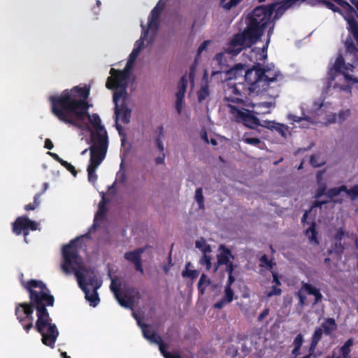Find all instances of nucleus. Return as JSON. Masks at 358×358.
Listing matches in <instances>:
<instances>
[{
    "label": "nucleus",
    "mask_w": 358,
    "mask_h": 358,
    "mask_svg": "<svg viewBox=\"0 0 358 358\" xmlns=\"http://www.w3.org/2000/svg\"><path fill=\"white\" fill-rule=\"evenodd\" d=\"M22 286L29 293V302L15 303V315L19 323L28 333L34 327V310L36 311L37 320L35 329L41 335L43 344L51 348H55L59 336V331L55 324L52 323L48 306H53L55 297L51 294L47 285L40 280H20Z\"/></svg>",
    "instance_id": "obj_1"
},
{
    "label": "nucleus",
    "mask_w": 358,
    "mask_h": 358,
    "mask_svg": "<svg viewBox=\"0 0 358 358\" xmlns=\"http://www.w3.org/2000/svg\"><path fill=\"white\" fill-rule=\"evenodd\" d=\"M90 93V88L87 85L65 90L60 94L49 97L50 109L59 120L76 127H78V121H82L87 117L96 131L93 139H99V134L106 136L108 134L99 115H90L88 112L91 106L87 101Z\"/></svg>",
    "instance_id": "obj_2"
},
{
    "label": "nucleus",
    "mask_w": 358,
    "mask_h": 358,
    "mask_svg": "<svg viewBox=\"0 0 358 358\" xmlns=\"http://www.w3.org/2000/svg\"><path fill=\"white\" fill-rule=\"evenodd\" d=\"M275 4L258 6L248 17V23L242 33L236 34L231 39L225 52L232 56L238 55L243 48H250L261 39L273 14Z\"/></svg>",
    "instance_id": "obj_3"
},
{
    "label": "nucleus",
    "mask_w": 358,
    "mask_h": 358,
    "mask_svg": "<svg viewBox=\"0 0 358 358\" xmlns=\"http://www.w3.org/2000/svg\"><path fill=\"white\" fill-rule=\"evenodd\" d=\"M76 241L77 239H73L62 248L63 262L61 268L66 274L72 273L75 274L76 271H80L85 275L87 285L92 286L93 289H98L101 286V282L99 280L93 269L87 268L83 266V259L75 247Z\"/></svg>",
    "instance_id": "obj_4"
},
{
    "label": "nucleus",
    "mask_w": 358,
    "mask_h": 358,
    "mask_svg": "<svg viewBox=\"0 0 358 358\" xmlns=\"http://www.w3.org/2000/svg\"><path fill=\"white\" fill-rule=\"evenodd\" d=\"M328 9L341 15L349 25V31L358 37V13L345 0H317Z\"/></svg>",
    "instance_id": "obj_5"
},
{
    "label": "nucleus",
    "mask_w": 358,
    "mask_h": 358,
    "mask_svg": "<svg viewBox=\"0 0 358 358\" xmlns=\"http://www.w3.org/2000/svg\"><path fill=\"white\" fill-rule=\"evenodd\" d=\"M355 66L350 63H346L341 53H339L334 64L329 69L327 80L331 83L338 75H343L348 83H358V78L350 75L349 72H353Z\"/></svg>",
    "instance_id": "obj_6"
},
{
    "label": "nucleus",
    "mask_w": 358,
    "mask_h": 358,
    "mask_svg": "<svg viewBox=\"0 0 358 358\" xmlns=\"http://www.w3.org/2000/svg\"><path fill=\"white\" fill-rule=\"evenodd\" d=\"M94 144L90 147V158L88 165L99 167L104 159L108 146V137L99 135V139H93Z\"/></svg>",
    "instance_id": "obj_7"
},
{
    "label": "nucleus",
    "mask_w": 358,
    "mask_h": 358,
    "mask_svg": "<svg viewBox=\"0 0 358 358\" xmlns=\"http://www.w3.org/2000/svg\"><path fill=\"white\" fill-rule=\"evenodd\" d=\"M127 94L124 90H117L113 93V99L115 103V122H117L119 120L123 124H129L130 122L131 110L124 103Z\"/></svg>",
    "instance_id": "obj_8"
},
{
    "label": "nucleus",
    "mask_w": 358,
    "mask_h": 358,
    "mask_svg": "<svg viewBox=\"0 0 358 358\" xmlns=\"http://www.w3.org/2000/svg\"><path fill=\"white\" fill-rule=\"evenodd\" d=\"M265 71H262V64H256L252 69H245L244 80L250 92L259 93L263 90L262 76Z\"/></svg>",
    "instance_id": "obj_9"
},
{
    "label": "nucleus",
    "mask_w": 358,
    "mask_h": 358,
    "mask_svg": "<svg viewBox=\"0 0 358 358\" xmlns=\"http://www.w3.org/2000/svg\"><path fill=\"white\" fill-rule=\"evenodd\" d=\"M228 107L230 108L231 113L235 115L237 122L243 123L251 129L262 126V124H260L259 120L255 115L253 111L245 109L243 107H241L242 109H239L238 107L231 104H229Z\"/></svg>",
    "instance_id": "obj_10"
},
{
    "label": "nucleus",
    "mask_w": 358,
    "mask_h": 358,
    "mask_svg": "<svg viewBox=\"0 0 358 358\" xmlns=\"http://www.w3.org/2000/svg\"><path fill=\"white\" fill-rule=\"evenodd\" d=\"M129 69L120 71L113 68L110 69V76L107 78L106 83V88L109 90L120 88V90H124L127 92V80L129 78Z\"/></svg>",
    "instance_id": "obj_11"
},
{
    "label": "nucleus",
    "mask_w": 358,
    "mask_h": 358,
    "mask_svg": "<svg viewBox=\"0 0 358 358\" xmlns=\"http://www.w3.org/2000/svg\"><path fill=\"white\" fill-rule=\"evenodd\" d=\"M37 229V224L36 222L30 220L27 216H20L15 219L12 224V231L17 236L22 234L24 235V241L27 242V236L29 234V230L36 231Z\"/></svg>",
    "instance_id": "obj_12"
},
{
    "label": "nucleus",
    "mask_w": 358,
    "mask_h": 358,
    "mask_svg": "<svg viewBox=\"0 0 358 358\" xmlns=\"http://www.w3.org/2000/svg\"><path fill=\"white\" fill-rule=\"evenodd\" d=\"M75 276L77 278L79 287L85 294V299L90 302V305L92 306H96L100 301L97 289H93L92 292H90V290L87 287V282L85 280V275L80 271H76L75 272Z\"/></svg>",
    "instance_id": "obj_13"
},
{
    "label": "nucleus",
    "mask_w": 358,
    "mask_h": 358,
    "mask_svg": "<svg viewBox=\"0 0 358 358\" xmlns=\"http://www.w3.org/2000/svg\"><path fill=\"white\" fill-rule=\"evenodd\" d=\"M219 253L217 255V262L214 264V271H217L220 266L227 264L233 262L234 255L231 250L225 245L222 244L218 248Z\"/></svg>",
    "instance_id": "obj_14"
},
{
    "label": "nucleus",
    "mask_w": 358,
    "mask_h": 358,
    "mask_svg": "<svg viewBox=\"0 0 358 358\" xmlns=\"http://www.w3.org/2000/svg\"><path fill=\"white\" fill-rule=\"evenodd\" d=\"M262 71H265L262 76L263 89L265 90L271 82L277 80V79L282 77L280 72L275 69L273 64H268L264 67L262 66Z\"/></svg>",
    "instance_id": "obj_15"
},
{
    "label": "nucleus",
    "mask_w": 358,
    "mask_h": 358,
    "mask_svg": "<svg viewBox=\"0 0 358 358\" xmlns=\"http://www.w3.org/2000/svg\"><path fill=\"white\" fill-rule=\"evenodd\" d=\"M230 94L225 96L224 99L227 102H231L240 105L241 107L248 106V98L244 93H242L236 85L229 88Z\"/></svg>",
    "instance_id": "obj_16"
},
{
    "label": "nucleus",
    "mask_w": 358,
    "mask_h": 358,
    "mask_svg": "<svg viewBox=\"0 0 358 358\" xmlns=\"http://www.w3.org/2000/svg\"><path fill=\"white\" fill-rule=\"evenodd\" d=\"M213 71H212V76L222 73H225V74L227 73L229 67L227 64L224 52H219L215 55L213 60Z\"/></svg>",
    "instance_id": "obj_17"
},
{
    "label": "nucleus",
    "mask_w": 358,
    "mask_h": 358,
    "mask_svg": "<svg viewBox=\"0 0 358 358\" xmlns=\"http://www.w3.org/2000/svg\"><path fill=\"white\" fill-rule=\"evenodd\" d=\"M262 127L278 133L284 138H287V134H290L289 127L287 125L275 121L264 120Z\"/></svg>",
    "instance_id": "obj_18"
},
{
    "label": "nucleus",
    "mask_w": 358,
    "mask_h": 358,
    "mask_svg": "<svg viewBox=\"0 0 358 358\" xmlns=\"http://www.w3.org/2000/svg\"><path fill=\"white\" fill-rule=\"evenodd\" d=\"M302 289H304V292L308 294L314 296L313 305H316L322 301L323 296L319 288L313 286L310 283L302 282Z\"/></svg>",
    "instance_id": "obj_19"
},
{
    "label": "nucleus",
    "mask_w": 358,
    "mask_h": 358,
    "mask_svg": "<svg viewBox=\"0 0 358 358\" xmlns=\"http://www.w3.org/2000/svg\"><path fill=\"white\" fill-rule=\"evenodd\" d=\"M271 4H275V8L273 10L275 14L273 17H271L268 24L271 22H274V23H275V22L282 16L285 12L291 8V6H288L289 4L286 3V0H282L280 2H273Z\"/></svg>",
    "instance_id": "obj_20"
},
{
    "label": "nucleus",
    "mask_w": 358,
    "mask_h": 358,
    "mask_svg": "<svg viewBox=\"0 0 358 358\" xmlns=\"http://www.w3.org/2000/svg\"><path fill=\"white\" fill-rule=\"evenodd\" d=\"M162 12V8L155 6L151 11L148 18V24L147 29L157 31L159 28V19Z\"/></svg>",
    "instance_id": "obj_21"
},
{
    "label": "nucleus",
    "mask_w": 358,
    "mask_h": 358,
    "mask_svg": "<svg viewBox=\"0 0 358 358\" xmlns=\"http://www.w3.org/2000/svg\"><path fill=\"white\" fill-rule=\"evenodd\" d=\"M320 327L326 336H330L337 329V324L333 317H327L324 320Z\"/></svg>",
    "instance_id": "obj_22"
},
{
    "label": "nucleus",
    "mask_w": 358,
    "mask_h": 358,
    "mask_svg": "<svg viewBox=\"0 0 358 358\" xmlns=\"http://www.w3.org/2000/svg\"><path fill=\"white\" fill-rule=\"evenodd\" d=\"M245 71V66L242 64H236L234 66L229 68L226 76L227 79L231 80L236 79L239 76H242Z\"/></svg>",
    "instance_id": "obj_23"
},
{
    "label": "nucleus",
    "mask_w": 358,
    "mask_h": 358,
    "mask_svg": "<svg viewBox=\"0 0 358 358\" xmlns=\"http://www.w3.org/2000/svg\"><path fill=\"white\" fill-rule=\"evenodd\" d=\"M144 252L143 248H138L134 251L127 252L124 254V258L134 264L141 259V254Z\"/></svg>",
    "instance_id": "obj_24"
},
{
    "label": "nucleus",
    "mask_w": 358,
    "mask_h": 358,
    "mask_svg": "<svg viewBox=\"0 0 358 358\" xmlns=\"http://www.w3.org/2000/svg\"><path fill=\"white\" fill-rule=\"evenodd\" d=\"M303 343V336L299 333L296 335L293 341L294 349L292 355L294 357H297L300 355V350Z\"/></svg>",
    "instance_id": "obj_25"
},
{
    "label": "nucleus",
    "mask_w": 358,
    "mask_h": 358,
    "mask_svg": "<svg viewBox=\"0 0 358 358\" xmlns=\"http://www.w3.org/2000/svg\"><path fill=\"white\" fill-rule=\"evenodd\" d=\"M115 299L121 306L126 308H133L134 301L132 296L128 294H124V296H121L120 294L115 296Z\"/></svg>",
    "instance_id": "obj_26"
},
{
    "label": "nucleus",
    "mask_w": 358,
    "mask_h": 358,
    "mask_svg": "<svg viewBox=\"0 0 358 358\" xmlns=\"http://www.w3.org/2000/svg\"><path fill=\"white\" fill-rule=\"evenodd\" d=\"M243 141L247 144L256 146L260 149H263L265 143L262 142L259 138L251 137L247 133L243 135Z\"/></svg>",
    "instance_id": "obj_27"
},
{
    "label": "nucleus",
    "mask_w": 358,
    "mask_h": 358,
    "mask_svg": "<svg viewBox=\"0 0 358 358\" xmlns=\"http://www.w3.org/2000/svg\"><path fill=\"white\" fill-rule=\"evenodd\" d=\"M354 344V339L350 338L348 339L345 343L339 348V354L342 355V358H350L351 347Z\"/></svg>",
    "instance_id": "obj_28"
},
{
    "label": "nucleus",
    "mask_w": 358,
    "mask_h": 358,
    "mask_svg": "<svg viewBox=\"0 0 358 358\" xmlns=\"http://www.w3.org/2000/svg\"><path fill=\"white\" fill-rule=\"evenodd\" d=\"M306 234L308 236V238L310 243L319 244L317 239V231L316 230V224L315 222L311 223V225L306 231Z\"/></svg>",
    "instance_id": "obj_29"
},
{
    "label": "nucleus",
    "mask_w": 358,
    "mask_h": 358,
    "mask_svg": "<svg viewBox=\"0 0 358 358\" xmlns=\"http://www.w3.org/2000/svg\"><path fill=\"white\" fill-rule=\"evenodd\" d=\"M210 95L208 82L206 81L204 85H202L200 90L197 92V99L199 103L203 102Z\"/></svg>",
    "instance_id": "obj_30"
},
{
    "label": "nucleus",
    "mask_w": 358,
    "mask_h": 358,
    "mask_svg": "<svg viewBox=\"0 0 358 358\" xmlns=\"http://www.w3.org/2000/svg\"><path fill=\"white\" fill-rule=\"evenodd\" d=\"M133 315L137 320L138 325L141 328L144 338L148 340L152 332H154L153 331H152L150 326L147 324L142 323L141 320L138 318L136 313H133Z\"/></svg>",
    "instance_id": "obj_31"
},
{
    "label": "nucleus",
    "mask_w": 358,
    "mask_h": 358,
    "mask_svg": "<svg viewBox=\"0 0 358 358\" xmlns=\"http://www.w3.org/2000/svg\"><path fill=\"white\" fill-rule=\"evenodd\" d=\"M226 266L225 271L228 273V280L229 283H234L236 280V278L234 275V271L237 268L238 265L234 262L224 264Z\"/></svg>",
    "instance_id": "obj_32"
},
{
    "label": "nucleus",
    "mask_w": 358,
    "mask_h": 358,
    "mask_svg": "<svg viewBox=\"0 0 358 358\" xmlns=\"http://www.w3.org/2000/svg\"><path fill=\"white\" fill-rule=\"evenodd\" d=\"M233 283H229L227 282L224 287V295L222 297L228 303H231L234 299V291L231 289V285Z\"/></svg>",
    "instance_id": "obj_33"
},
{
    "label": "nucleus",
    "mask_w": 358,
    "mask_h": 358,
    "mask_svg": "<svg viewBox=\"0 0 358 358\" xmlns=\"http://www.w3.org/2000/svg\"><path fill=\"white\" fill-rule=\"evenodd\" d=\"M345 250L344 245L341 243V241H335L334 244L332 245V248L328 250L329 255H331L332 252L336 253L338 256H341Z\"/></svg>",
    "instance_id": "obj_34"
},
{
    "label": "nucleus",
    "mask_w": 358,
    "mask_h": 358,
    "mask_svg": "<svg viewBox=\"0 0 358 358\" xmlns=\"http://www.w3.org/2000/svg\"><path fill=\"white\" fill-rule=\"evenodd\" d=\"M141 27L143 28V31H142L141 38L139 40H138L136 42V44H135L136 47L134 48V49L139 50V52H141V50H142V48L144 45V41L148 37V31H149L148 29H145V27L143 24H141Z\"/></svg>",
    "instance_id": "obj_35"
},
{
    "label": "nucleus",
    "mask_w": 358,
    "mask_h": 358,
    "mask_svg": "<svg viewBox=\"0 0 358 358\" xmlns=\"http://www.w3.org/2000/svg\"><path fill=\"white\" fill-rule=\"evenodd\" d=\"M210 284V280L208 279L207 275L204 273H202L199 283H198V290L201 294H203L206 289V286Z\"/></svg>",
    "instance_id": "obj_36"
},
{
    "label": "nucleus",
    "mask_w": 358,
    "mask_h": 358,
    "mask_svg": "<svg viewBox=\"0 0 358 358\" xmlns=\"http://www.w3.org/2000/svg\"><path fill=\"white\" fill-rule=\"evenodd\" d=\"M98 167L88 165L87 171V178L89 182L94 184L97 180V175L96 173V171Z\"/></svg>",
    "instance_id": "obj_37"
},
{
    "label": "nucleus",
    "mask_w": 358,
    "mask_h": 358,
    "mask_svg": "<svg viewBox=\"0 0 358 358\" xmlns=\"http://www.w3.org/2000/svg\"><path fill=\"white\" fill-rule=\"evenodd\" d=\"M196 248L200 250L203 253H210L211 248L210 245L206 243L204 239L196 241L195 243Z\"/></svg>",
    "instance_id": "obj_38"
},
{
    "label": "nucleus",
    "mask_w": 358,
    "mask_h": 358,
    "mask_svg": "<svg viewBox=\"0 0 358 358\" xmlns=\"http://www.w3.org/2000/svg\"><path fill=\"white\" fill-rule=\"evenodd\" d=\"M138 55H139V50H138V49L132 50L131 52L130 53V55L129 56V58H128V60H127V62L124 69H129V71L130 70V68L133 65L134 61L136 60V59L137 58Z\"/></svg>",
    "instance_id": "obj_39"
},
{
    "label": "nucleus",
    "mask_w": 358,
    "mask_h": 358,
    "mask_svg": "<svg viewBox=\"0 0 358 358\" xmlns=\"http://www.w3.org/2000/svg\"><path fill=\"white\" fill-rule=\"evenodd\" d=\"M344 190H347V187L345 185H342L338 187L329 189L327 194L329 197L333 198L334 196L339 195L342 192H344Z\"/></svg>",
    "instance_id": "obj_40"
},
{
    "label": "nucleus",
    "mask_w": 358,
    "mask_h": 358,
    "mask_svg": "<svg viewBox=\"0 0 358 358\" xmlns=\"http://www.w3.org/2000/svg\"><path fill=\"white\" fill-rule=\"evenodd\" d=\"M182 276L183 278H189L192 281L198 278L199 272L198 270H183L182 271Z\"/></svg>",
    "instance_id": "obj_41"
},
{
    "label": "nucleus",
    "mask_w": 358,
    "mask_h": 358,
    "mask_svg": "<svg viewBox=\"0 0 358 358\" xmlns=\"http://www.w3.org/2000/svg\"><path fill=\"white\" fill-rule=\"evenodd\" d=\"M202 257L199 260V264L201 265H205L207 271H209L211 268V257L208 254V253H203Z\"/></svg>",
    "instance_id": "obj_42"
},
{
    "label": "nucleus",
    "mask_w": 358,
    "mask_h": 358,
    "mask_svg": "<svg viewBox=\"0 0 358 358\" xmlns=\"http://www.w3.org/2000/svg\"><path fill=\"white\" fill-rule=\"evenodd\" d=\"M195 200L199 203L200 208L203 207L204 197L203 196V189L201 187L196 188L195 191Z\"/></svg>",
    "instance_id": "obj_43"
},
{
    "label": "nucleus",
    "mask_w": 358,
    "mask_h": 358,
    "mask_svg": "<svg viewBox=\"0 0 358 358\" xmlns=\"http://www.w3.org/2000/svg\"><path fill=\"white\" fill-rule=\"evenodd\" d=\"M344 192L350 196L352 200H355L358 197V185H354L350 189L347 188V190H344Z\"/></svg>",
    "instance_id": "obj_44"
},
{
    "label": "nucleus",
    "mask_w": 358,
    "mask_h": 358,
    "mask_svg": "<svg viewBox=\"0 0 358 358\" xmlns=\"http://www.w3.org/2000/svg\"><path fill=\"white\" fill-rule=\"evenodd\" d=\"M303 291H304V289H302L301 286V289L295 294L296 296L299 299V306L301 307H303L306 301V296L304 294H303Z\"/></svg>",
    "instance_id": "obj_45"
},
{
    "label": "nucleus",
    "mask_w": 358,
    "mask_h": 358,
    "mask_svg": "<svg viewBox=\"0 0 358 358\" xmlns=\"http://www.w3.org/2000/svg\"><path fill=\"white\" fill-rule=\"evenodd\" d=\"M345 236L348 237V234L345 232V230L343 227H341L334 234V239L336 241H341Z\"/></svg>",
    "instance_id": "obj_46"
},
{
    "label": "nucleus",
    "mask_w": 358,
    "mask_h": 358,
    "mask_svg": "<svg viewBox=\"0 0 358 358\" xmlns=\"http://www.w3.org/2000/svg\"><path fill=\"white\" fill-rule=\"evenodd\" d=\"M187 84H188V80L187 79V76L184 75L182 76V78H180V80L178 83V90L186 92Z\"/></svg>",
    "instance_id": "obj_47"
},
{
    "label": "nucleus",
    "mask_w": 358,
    "mask_h": 358,
    "mask_svg": "<svg viewBox=\"0 0 358 358\" xmlns=\"http://www.w3.org/2000/svg\"><path fill=\"white\" fill-rule=\"evenodd\" d=\"M111 291L113 292L115 297L120 294V285L117 284L114 279H112L110 285Z\"/></svg>",
    "instance_id": "obj_48"
},
{
    "label": "nucleus",
    "mask_w": 358,
    "mask_h": 358,
    "mask_svg": "<svg viewBox=\"0 0 358 358\" xmlns=\"http://www.w3.org/2000/svg\"><path fill=\"white\" fill-rule=\"evenodd\" d=\"M323 331L322 328L317 327L312 336L311 340L315 341L317 342H320L322 337Z\"/></svg>",
    "instance_id": "obj_49"
},
{
    "label": "nucleus",
    "mask_w": 358,
    "mask_h": 358,
    "mask_svg": "<svg viewBox=\"0 0 358 358\" xmlns=\"http://www.w3.org/2000/svg\"><path fill=\"white\" fill-rule=\"evenodd\" d=\"M282 293V289L280 288L276 287V286H272L271 287L270 291L266 293V296L270 298L273 296H280Z\"/></svg>",
    "instance_id": "obj_50"
},
{
    "label": "nucleus",
    "mask_w": 358,
    "mask_h": 358,
    "mask_svg": "<svg viewBox=\"0 0 358 358\" xmlns=\"http://www.w3.org/2000/svg\"><path fill=\"white\" fill-rule=\"evenodd\" d=\"M115 127L118 131L119 135L122 137L121 143L122 145H124L126 141V134L124 133L122 127L118 122H115Z\"/></svg>",
    "instance_id": "obj_51"
},
{
    "label": "nucleus",
    "mask_w": 358,
    "mask_h": 358,
    "mask_svg": "<svg viewBox=\"0 0 358 358\" xmlns=\"http://www.w3.org/2000/svg\"><path fill=\"white\" fill-rule=\"evenodd\" d=\"M104 210H105V209H104L103 204L101 205V203H99V211L96 213V214L95 215L94 224L92 225L91 229H96V220L98 216H101V217L103 216V217L105 215V211Z\"/></svg>",
    "instance_id": "obj_52"
},
{
    "label": "nucleus",
    "mask_w": 358,
    "mask_h": 358,
    "mask_svg": "<svg viewBox=\"0 0 358 358\" xmlns=\"http://www.w3.org/2000/svg\"><path fill=\"white\" fill-rule=\"evenodd\" d=\"M148 341H150L151 343H155L157 345L163 341L162 339V337L155 331L152 332V334H150V336L148 338Z\"/></svg>",
    "instance_id": "obj_53"
},
{
    "label": "nucleus",
    "mask_w": 358,
    "mask_h": 358,
    "mask_svg": "<svg viewBox=\"0 0 358 358\" xmlns=\"http://www.w3.org/2000/svg\"><path fill=\"white\" fill-rule=\"evenodd\" d=\"M350 110H345V111H341L338 115H337V118H334V121H336L338 120V122H341L343 121H344L345 120V118L350 115Z\"/></svg>",
    "instance_id": "obj_54"
},
{
    "label": "nucleus",
    "mask_w": 358,
    "mask_h": 358,
    "mask_svg": "<svg viewBox=\"0 0 358 358\" xmlns=\"http://www.w3.org/2000/svg\"><path fill=\"white\" fill-rule=\"evenodd\" d=\"M259 261L262 264L266 266L269 268L271 269L273 268V263L271 260H269L266 255H262L259 259Z\"/></svg>",
    "instance_id": "obj_55"
},
{
    "label": "nucleus",
    "mask_w": 358,
    "mask_h": 358,
    "mask_svg": "<svg viewBox=\"0 0 358 358\" xmlns=\"http://www.w3.org/2000/svg\"><path fill=\"white\" fill-rule=\"evenodd\" d=\"M242 0H230L229 2L222 5L223 8L226 10H230L233 7L238 5Z\"/></svg>",
    "instance_id": "obj_56"
},
{
    "label": "nucleus",
    "mask_w": 358,
    "mask_h": 358,
    "mask_svg": "<svg viewBox=\"0 0 358 358\" xmlns=\"http://www.w3.org/2000/svg\"><path fill=\"white\" fill-rule=\"evenodd\" d=\"M318 156L317 155H312L310 157V164L314 167H320L324 163L322 162H318Z\"/></svg>",
    "instance_id": "obj_57"
},
{
    "label": "nucleus",
    "mask_w": 358,
    "mask_h": 358,
    "mask_svg": "<svg viewBox=\"0 0 358 358\" xmlns=\"http://www.w3.org/2000/svg\"><path fill=\"white\" fill-rule=\"evenodd\" d=\"M156 146L159 150L160 152H164V147L162 142V138H160V136H157L155 138Z\"/></svg>",
    "instance_id": "obj_58"
},
{
    "label": "nucleus",
    "mask_w": 358,
    "mask_h": 358,
    "mask_svg": "<svg viewBox=\"0 0 358 358\" xmlns=\"http://www.w3.org/2000/svg\"><path fill=\"white\" fill-rule=\"evenodd\" d=\"M270 312V309L268 308H266L258 316L257 321L262 322L263 320L268 315Z\"/></svg>",
    "instance_id": "obj_59"
},
{
    "label": "nucleus",
    "mask_w": 358,
    "mask_h": 358,
    "mask_svg": "<svg viewBox=\"0 0 358 358\" xmlns=\"http://www.w3.org/2000/svg\"><path fill=\"white\" fill-rule=\"evenodd\" d=\"M184 99H176V109L178 112V113L180 115L182 112V103H183Z\"/></svg>",
    "instance_id": "obj_60"
},
{
    "label": "nucleus",
    "mask_w": 358,
    "mask_h": 358,
    "mask_svg": "<svg viewBox=\"0 0 358 358\" xmlns=\"http://www.w3.org/2000/svg\"><path fill=\"white\" fill-rule=\"evenodd\" d=\"M227 303H228L223 298H222L220 301L216 302L213 307L216 309H221Z\"/></svg>",
    "instance_id": "obj_61"
},
{
    "label": "nucleus",
    "mask_w": 358,
    "mask_h": 358,
    "mask_svg": "<svg viewBox=\"0 0 358 358\" xmlns=\"http://www.w3.org/2000/svg\"><path fill=\"white\" fill-rule=\"evenodd\" d=\"M162 156L157 157L155 159V162L157 165L164 164L166 154L164 152H162Z\"/></svg>",
    "instance_id": "obj_62"
},
{
    "label": "nucleus",
    "mask_w": 358,
    "mask_h": 358,
    "mask_svg": "<svg viewBox=\"0 0 358 358\" xmlns=\"http://www.w3.org/2000/svg\"><path fill=\"white\" fill-rule=\"evenodd\" d=\"M208 43V41H204L199 47L197 54L200 55L204 50H206Z\"/></svg>",
    "instance_id": "obj_63"
},
{
    "label": "nucleus",
    "mask_w": 358,
    "mask_h": 358,
    "mask_svg": "<svg viewBox=\"0 0 358 358\" xmlns=\"http://www.w3.org/2000/svg\"><path fill=\"white\" fill-rule=\"evenodd\" d=\"M43 194V192H39L36 194L34 197V202L33 204H34L35 207H38L41 203L40 197Z\"/></svg>",
    "instance_id": "obj_64"
}]
</instances>
